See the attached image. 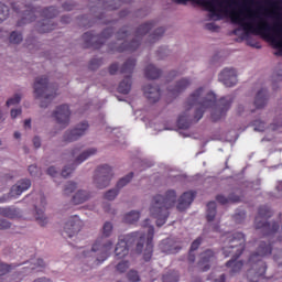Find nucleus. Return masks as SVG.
<instances>
[{
    "mask_svg": "<svg viewBox=\"0 0 282 282\" xmlns=\"http://www.w3.org/2000/svg\"><path fill=\"white\" fill-rule=\"evenodd\" d=\"M12 226L7 219H0V230H8Z\"/></svg>",
    "mask_w": 282,
    "mask_h": 282,
    "instance_id": "48",
    "label": "nucleus"
},
{
    "mask_svg": "<svg viewBox=\"0 0 282 282\" xmlns=\"http://www.w3.org/2000/svg\"><path fill=\"white\" fill-rule=\"evenodd\" d=\"M202 241H203V238H202V237L196 238V239L192 242L189 251H191V252H195V250H198V249H199V246H202Z\"/></svg>",
    "mask_w": 282,
    "mask_h": 282,
    "instance_id": "44",
    "label": "nucleus"
},
{
    "mask_svg": "<svg viewBox=\"0 0 282 282\" xmlns=\"http://www.w3.org/2000/svg\"><path fill=\"white\" fill-rule=\"evenodd\" d=\"M254 131H265V122L256 120L253 121Z\"/></svg>",
    "mask_w": 282,
    "mask_h": 282,
    "instance_id": "45",
    "label": "nucleus"
},
{
    "mask_svg": "<svg viewBox=\"0 0 282 282\" xmlns=\"http://www.w3.org/2000/svg\"><path fill=\"white\" fill-rule=\"evenodd\" d=\"M34 282H52V280H50L47 278H39Z\"/></svg>",
    "mask_w": 282,
    "mask_h": 282,
    "instance_id": "62",
    "label": "nucleus"
},
{
    "mask_svg": "<svg viewBox=\"0 0 282 282\" xmlns=\"http://www.w3.org/2000/svg\"><path fill=\"white\" fill-rule=\"evenodd\" d=\"M205 29H207L209 32H217V30H219V26L215 24V22H209L205 24Z\"/></svg>",
    "mask_w": 282,
    "mask_h": 282,
    "instance_id": "47",
    "label": "nucleus"
},
{
    "mask_svg": "<svg viewBox=\"0 0 282 282\" xmlns=\"http://www.w3.org/2000/svg\"><path fill=\"white\" fill-rule=\"evenodd\" d=\"M88 129L89 123L87 121L78 123L73 130L65 132L64 142H76L78 138H83L87 133Z\"/></svg>",
    "mask_w": 282,
    "mask_h": 282,
    "instance_id": "18",
    "label": "nucleus"
},
{
    "mask_svg": "<svg viewBox=\"0 0 282 282\" xmlns=\"http://www.w3.org/2000/svg\"><path fill=\"white\" fill-rule=\"evenodd\" d=\"M149 224H151V220L145 219L143 230L134 231L119 238L115 248L117 259H124V257L129 254V247L133 246V243H137L135 251L141 254L145 243L143 259L144 261H151V257H153V237L155 235V228Z\"/></svg>",
    "mask_w": 282,
    "mask_h": 282,
    "instance_id": "3",
    "label": "nucleus"
},
{
    "mask_svg": "<svg viewBox=\"0 0 282 282\" xmlns=\"http://www.w3.org/2000/svg\"><path fill=\"white\" fill-rule=\"evenodd\" d=\"M176 202L177 193L174 189H169L164 196L156 195L153 197L150 215L156 219V226L159 228L166 224L169 209L173 208Z\"/></svg>",
    "mask_w": 282,
    "mask_h": 282,
    "instance_id": "7",
    "label": "nucleus"
},
{
    "mask_svg": "<svg viewBox=\"0 0 282 282\" xmlns=\"http://www.w3.org/2000/svg\"><path fill=\"white\" fill-rule=\"evenodd\" d=\"M47 175H51V177H56V175H58V171H56V167L51 166L47 169Z\"/></svg>",
    "mask_w": 282,
    "mask_h": 282,
    "instance_id": "53",
    "label": "nucleus"
},
{
    "mask_svg": "<svg viewBox=\"0 0 282 282\" xmlns=\"http://www.w3.org/2000/svg\"><path fill=\"white\" fill-rule=\"evenodd\" d=\"M40 202H41L42 208H45V206L47 205V202L45 200V195L43 193H40Z\"/></svg>",
    "mask_w": 282,
    "mask_h": 282,
    "instance_id": "55",
    "label": "nucleus"
},
{
    "mask_svg": "<svg viewBox=\"0 0 282 282\" xmlns=\"http://www.w3.org/2000/svg\"><path fill=\"white\" fill-rule=\"evenodd\" d=\"M118 69H119L118 63L111 64V65L109 66V74H110L111 76H116V74L118 73Z\"/></svg>",
    "mask_w": 282,
    "mask_h": 282,
    "instance_id": "50",
    "label": "nucleus"
},
{
    "mask_svg": "<svg viewBox=\"0 0 282 282\" xmlns=\"http://www.w3.org/2000/svg\"><path fill=\"white\" fill-rule=\"evenodd\" d=\"M188 87H191V79L183 78L176 83L175 87L169 88V91L171 96H177L178 94H182V91H185V89H188Z\"/></svg>",
    "mask_w": 282,
    "mask_h": 282,
    "instance_id": "26",
    "label": "nucleus"
},
{
    "mask_svg": "<svg viewBox=\"0 0 282 282\" xmlns=\"http://www.w3.org/2000/svg\"><path fill=\"white\" fill-rule=\"evenodd\" d=\"M159 248L164 254H177L182 250V241L166 238L160 242Z\"/></svg>",
    "mask_w": 282,
    "mask_h": 282,
    "instance_id": "20",
    "label": "nucleus"
},
{
    "mask_svg": "<svg viewBox=\"0 0 282 282\" xmlns=\"http://www.w3.org/2000/svg\"><path fill=\"white\" fill-rule=\"evenodd\" d=\"M131 180H133V172L129 173L128 175H126L124 177L119 180L117 183V189L108 191L105 194V199H108V202H113V199H116V197H118V189L124 188V186H127V184H129V182H131Z\"/></svg>",
    "mask_w": 282,
    "mask_h": 282,
    "instance_id": "23",
    "label": "nucleus"
},
{
    "mask_svg": "<svg viewBox=\"0 0 282 282\" xmlns=\"http://www.w3.org/2000/svg\"><path fill=\"white\" fill-rule=\"evenodd\" d=\"M10 17V8L0 1V23Z\"/></svg>",
    "mask_w": 282,
    "mask_h": 282,
    "instance_id": "37",
    "label": "nucleus"
},
{
    "mask_svg": "<svg viewBox=\"0 0 282 282\" xmlns=\"http://www.w3.org/2000/svg\"><path fill=\"white\" fill-rule=\"evenodd\" d=\"M33 89L36 98H44L40 105L42 108L47 107L56 98V91L50 94L51 86L47 76L37 77L34 82Z\"/></svg>",
    "mask_w": 282,
    "mask_h": 282,
    "instance_id": "11",
    "label": "nucleus"
},
{
    "mask_svg": "<svg viewBox=\"0 0 282 282\" xmlns=\"http://www.w3.org/2000/svg\"><path fill=\"white\" fill-rule=\"evenodd\" d=\"M135 58H129L124 62L122 65L120 73L121 74H128L122 82H120L118 86L119 94H123L127 96L131 91V85H133V82L131 80V74H133V69H135Z\"/></svg>",
    "mask_w": 282,
    "mask_h": 282,
    "instance_id": "13",
    "label": "nucleus"
},
{
    "mask_svg": "<svg viewBox=\"0 0 282 282\" xmlns=\"http://www.w3.org/2000/svg\"><path fill=\"white\" fill-rule=\"evenodd\" d=\"M215 217H217V203L213 200L207 204L206 219L210 223L215 220Z\"/></svg>",
    "mask_w": 282,
    "mask_h": 282,
    "instance_id": "31",
    "label": "nucleus"
},
{
    "mask_svg": "<svg viewBox=\"0 0 282 282\" xmlns=\"http://www.w3.org/2000/svg\"><path fill=\"white\" fill-rule=\"evenodd\" d=\"M90 195L87 193V191H78L72 198V202L75 206H78L79 204H85L87 199H89Z\"/></svg>",
    "mask_w": 282,
    "mask_h": 282,
    "instance_id": "30",
    "label": "nucleus"
},
{
    "mask_svg": "<svg viewBox=\"0 0 282 282\" xmlns=\"http://www.w3.org/2000/svg\"><path fill=\"white\" fill-rule=\"evenodd\" d=\"M128 279L131 282H138L140 281V275L138 274V271L131 270L130 272H128Z\"/></svg>",
    "mask_w": 282,
    "mask_h": 282,
    "instance_id": "46",
    "label": "nucleus"
},
{
    "mask_svg": "<svg viewBox=\"0 0 282 282\" xmlns=\"http://www.w3.org/2000/svg\"><path fill=\"white\" fill-rule=\"evenodd\" d=\"M217 261V254L212 249H207L199 254L198 268L200 272H208L212 265Z\"/></svg>",
    "mask_w": 282,
    "mask_h": 282,
    "instance_id": "16",
    "label": "nucleus"
},
{
    "mask_svg": "<svg viewBox=\"0 0 282 282\" xmlns=\"http://www.w3.org/2000/svg\"><path fill=\"white\" fill-rule=\"evenodd\" d=\"M129 270V261H122L117 264V271L121 274Z\"/></svg>",
    "mask_w": 282,
    "mask_h": 282,
    "instance_id": "43",
    "label": "nucleus"
},
{
    "mask_svg": "<svg viewBox=\"0 0 282 282\" xmlns=\"http://www.w3.org/2000/svg\"><path fill=\"white\" fill-rule=\"evenodd\" d=\"M195 192L183 193L182 196L178 198V204L176 206L177 210H180V213L186 210V208H188V206H191L195 200Z\"/></svg>",
    "mask_w": 282,
    "mask_h": 282,
    "instance_id": "25",
    "label": "nucleus"
},
{
    "mask_svg": "<svg viewBox=\"0 0 282 282\" xmlns=\"http://www.w3.org/2000/svg\"><path fill=\"white\" fill-rule=\"evenodd\" d=\"M0 215L9 219H14L19 217V210L14 207H0Z\"/></svg>",
    "mask_w": 282,
    "mask_h": 282,
    "instance_id": "32",
    "label": "nucleus"
},
{
    "mask_svg": "<svg viewBox=\"0 0 282 282\" xmlns=\"http://www.w3.org/2000/svg\"><path fill=\"white\" fill-rule=\"evenodd\" d=\"M112 34L113 30L111 28L105 29L99 35L94 34V32H86L82 36L84 41V47H93L94 50H100V47L105 45L107 39H109Z\"/></svg>",
    "mask_w": 282,
    "mask_h": 282,
    "instance_id": "12",
    "label": "nucleus"
},
{
    "mask_svg": "<svg viewBox=\"0 0 282 282\" xmlns=\"http://www.w3.org/2000/svg\"><path fill=\"white\" fill-rule=\"evenodd\" d=\"M24 127L30 129V127H32V120L31 119H25L24 120Z\"/></svg>",
    "mask_w": 282,
    "mask_h": 282,
    "instance_id": "61",
    "label": "nucleus"
},
{
    "mask_svg": "<svg viewBox=\"0 0 282 282\" xmlns=\"http://www.w3.org/2000/svg\"><path fill=\"white\" fill-rule=\"evenodd\" d=\"M14 270L12 264L0 262V276H6V274H10Z\"/></svg>",
    "mask_w": 282,
    "mask_h": 282,
    "instance_id": "39",
    "label": "nucleus"
},
{
    "mask_svg": "<svg viewBox=\"0 0 282 282\" xmlns=\"http://www.w3.org/2000/svg\"><path fill=\"white\" fill-rule=\"evenodd\" d=\"M19 116H21V109H12L11 110V118H17V117H19Z\"/></svg>",
    "mask_w": 282,
    "mask_h": 282,
    "instance_id": "56",
    "label": "nucleus"
},
{
    "mask_svg": "<svg viewBox=\"0 0 282 282\" xmlns=\"http://www.w3.org/2000/svg\"><path fill=\"white\" fill-rule=\"evenodd\" d=\"M155 28V21H150L147 23L141 24L135 33L134 37L131 42H128L127 39H131V33L129 28L124 26L117 33L118 41H123L122 44L118 47H112L115 52H135L140 44L142 43V36L149 34L151 30Z\"/></svg>",
    "mask_w": 282,
    "mask_h": 282,
    "instance_id": "8",
    "label": "nucleus"
},
{
    "mask_svg": "<svg viewBox=\"0 0 282 282\" xmlns=\"http://www.w3.org/2000/svg\"><path fill=\"white\" fill-rule=\"evenodd\" d=\"M37 268H45V261L43 259H37L34 265L31 267V270H36Z\"/></svg>",
    "mask_w": 282,
    "mask_h": 282,
    "instance_id": "49",
    "label": "nucleus"
},
{
    "mask_svg": "<svg viewBox=\"0 0 282 282\" xmlns=\"http://www.w3.org/2000/svg\"><path fill=\"white\" fill-rule=\"evenodd\" d=\"M33 144H34L35 149H41V138L34 137Z\"/></svg>",
    "mask_w": 282,
    "mask_h": 282,
    "instance_id": "54",
    "label": "nucleus"
},
{
    "mask_svg": "<svg viewBox=\"0 0 282 282\" xmlns=\"http://www.w3.org/2000/svg\"><path fill=\"white\" fill-rule=\"evenodd\" d=\"M29 173H30V175H32V177H34L35 175H37V173H39V166H36V165H30V166H29Z\"/></svg>",
    "mask_w": 282,
    "mask_h": 282,
    "instance_id": "51",
    "label": "nucleus"
},
{
    "mask_svg": "<svg viewBox=\"0 0 282 282\" xmlns=\"http://www.w3.org/2000/svg\"><path fill=\"white\" fill-rule=\"evenodd\" d=\"M143 94L149 102H158V100H160V96H162L160 86L151 84L143 87Z\"/></svg>",
    "mask_w": 282,
    "mask_h": 282,
    "instance_id": "24",
    "label": "nucleus"
},
{
    "mask_svg": "<svg viewBox=\"0 0 282 282\" xmlns=\"http://www.w3.org/2000/svg\"><path fill=\"white\" fill-rule=\"evenodd\" d=\"M144 74L148 80H156V78H160L162 76V70L156 68L153 64H150L145 67Z\"/></svg>",
    "mask_w": 282,
    "mask_h": 282,
    "instance_id": "28",
    "label": "nucleus"
},
{
    "mask_svg": "<svg viewBox=\"0 0 282 282\" xmlns=\"http://www.w3.org/2000/svg\"><path fill=\"white\" fill-rule=\"evenodd\" d=\"M192 8H200L205 12H209V19L221 21V19H230L235 25H240L246 34L262 35L271 41L274 50H282V26L275 23L273 26L265 20H261L254 24L259 15L257 11L250 9H237L238 2L227 1H191Z\"/></svg>",
    "mask_w": 282,
    "mask_h": 282,
    "instance_id": "1",
    "label": "nucleus"
},
{
    "mask_svg": "<svg viewBox=\"0 0 282 282\" xmlns=\"http://www.w3.org/2000/svg\"><path fill=\"white\" fill-rule=\"evenodd\" d=\"M80 149H83V148H75V149H73V151L70 152V155H72V158H75L76 155H78V153H80Z\"/></svg>",
    "mask_w": 282,
    "mask_h": 282,
    "instance_id": "60",
    "label": "nucleus"
},
{
    "mask_svg": "<svg viewBox=\"0 0 282 282\" xmlns=\"http://www.w3.org/2000/svg\"><path fill=\"white\" fill-rule=\"evenodd\" d=\"M216 202H218V204H221L223 206H225V204H239V202H241V197L235 194H230L228 198H226V196L224 195H217Z\"/></svg>",
    "mask_w": 282,
    "mask_h": 282,
    "instance_id": "29",
    "label": "nucleus"
},
{
    "mask_svg": "<svg viewBox=\"0 0 282 282\" xmlns=\"http://www.w3.org/2000/svg\"><path fill=\"white\" fill-rule=\"evenodd\" d=\"M77 186L74 182H68L64 188V195H72L76 191Z\"/></svg>",
    "mask_w": 282,
    "mask_h": 282,
    "instance_id": "41",
    "label": "nucleus"
},
{
    "mask_svg": "<svg viewBox=\"0 0 282 282\" xmlns=\"http://www.w3.org/2000/svg\"><path fill=\"white\" fill-rule=\"evenodd\" d=\"M187 261L188 263H195V253L193 251H189Z\"/></svg>",
    "mask_w": 282,
    "mask_h": 282,
    "instance_id": "57",
    "label": "nucleus"
},
{
    "mask_svg": "<svg viewBox=\"0 0 282 282\" xmlns=\"http://www.w3.org/2000/svg\"><path fill=\"white\" fill-rule=\"evenodd\" d=\"M214 282H226V274H221L219 279H216Z\"/></svg>",
    "mask_w": 282,
    "mask_h": 282,
    "instance_id": "63",
    "label": "nucleus"
},
{
    "mask_svg": "<svg viewBox=\"0 0 282 282\" xmlns=\"http://www.w3.org/2000/svg\"><path fill=\"white\" fill-rule=\"evenodd\" d=\"M218 79L225 87H235L237 85V70L235 68H225L219 74Z\"/></svg>",
    "mask_w": 282,
    "mask_h": 282,
    "instance_id": "21",
    "label": "nucleus"
},
{
    "mask_svg": "<svg viewBox=\"0 0 282 282\" xmlns=\"http://www.w3.org/2000/svg\"><path fill=\"white\" fill-rule=\"evenodd\" d=\"M64 10H66L67 12H70V10H74V7L72 4H69V2H66L63 4Z\"/></svg>",
    "mask_w": 282,
    "mask_h": 282,
    "instance_id": "59",
    "label": "nucleus"
},
{
    "mask_svg": "<svg viewBox=\"0 0 282 282\" xmlns=\"http://www.w3.org/2000/svg\"><path fill=\"white\" fill-rule=\"evenodd\" d=\"M70 116L72 110H69V106L67 105L58 106L53 112V118H55L57 124H59L63 129L69 124Z\"/></svg>",
    "mask_w": 282,
    "mask_h": 282,
    "instance_id": "19",
    "label": "nucleus"
},
{
    "mask_svg": "<svg viewBox=\"0 0 282 282\" xmlns=\"http://www.w3.org/2000/svg\"><path fill=\"white\" fill-rule=\"evenodd\" d=\"M62 23H70L72 22V18L69 15H64L61 19Z\"/></svg>",
    "mask_w": 282,
    "mask_h": 282,
    "instance_id": "58",
    "label": "nucleus"
},
{
    "mask_svg": "<svg viewBox=\"0 0 282 282\" xmlns=\"http://www.w3.org/2000/svg\"><path fill=\"white\" fill-rule=\"evenodd\" d=\"M164 28H158L149 35V43H156V41H160L161 36H164Z\"/></svg>",
    "mask_w": 282,
    "mask_h": 282,
    "instance_id": "35",
    "label": "nucleus"
},
{
    "mask_svg": "<svg viewBox=\"0 0 282 282\" xmlns=\"http://www.w3.org/2000/svg\"><path fill=\"white\" fill-rule=\"evenodd\" d=\"M113 177V172L109 165H100L95 172L94 183L98 188H107Z\"/></svg>",
    "mask_w": 282,
    "mask_h": 282,
    "instance_id": "14",
    "label": "nucleus"
},
{
    "mask_svg": "<svg viewBox=\"0 0 282 282\" xmlns=\"http://www.w3.org/2000/svg\"><path fill=\"white\" fill-rule=\"evenodd\" d=\"M21 102V95L15 94L13 98L7 100V107H12L14 105H19Z\"/></svg>",
    "mask_w": 282,
    "mask_h": 282,
    "instance_id": "42",
    "label": "nucleus"
},
{
    "mask_svg": "<svg viewBox=\"0 0 282 282\" xmlns=\"http://www.w3.org/2000/svg\"><path fill=\"white\" fill-rule=\"evenodd\" d=\"M268 105V90L265 88L260 89L254 99L256 109H263Z\"/></svg>",
    "mask_w": 282,
    "mask_h": 282,
    "instance_id": "27",
    "label": "nucleus"
},
{
    "mask_svg": "<svg viewBox=\"0 0 282 282\" xmlns=\"http://www.w3.org/2000/svg\"><path fill=\"white\" fill-rule=\"evenodd\" d=\"M9 41L13 45H19V43H21V41H23V34L17 32V31H13V32H11V34L9 36Z\"/></svg>",
    "mask_w": 282,
    "mask_h": 282,
    "instance_id": "38",
    "label": "nucleus"
},
{
    "mask_svg": "<svg viewBox=\"0 0 282 282\" xmlns=\"http://www.w3.org/2000/svg\"><path fill=\"white\" fill-rule=\"evenodd\" d=\"M140 220V212L132 210L123 216L124 224H137Z\"/></svg>",
    "mask_w": 282,
    "mask_h": 282,
    "instance_id": "33",
    "label": "nucleus"
},
{
    "mask_svg": "<svg viewBox=\"0 0 282 282\" xmlns=\"http://www.w3.org/2000/svg\"><path fill=\"white\" fill-rule=\"evenodd\" d=\"M83 220H80V217L78 216H72L64 226V231L62 234L63 237H68L72 239V237H75V235H78L79 230L83 229Z\"/></svg>",
    "mask_w": 282,
    "mask_h": 282,
    "instance_id": "15",
    "label": "nucleus"
},
{
    "mask_svg": "<svg viewBox=\"0 0 282 282\" xmlns=\"http://www.w3.org/2000/svg\"><path fill=\"white\" fill-rule=\"evenodd\" d=\"M98 150H96L95 148L88 149L84 152H82L75 160V165L72 166H65L62 171V177H69V175H72V173H74V170L76 169V166H78V164H83V162H85V160H89V158H91V155H96Z\"/></svg>",
    "mask_w": 282,
    "mask_h": 282,
    "instance_id": "17",
    "label": "nucleus"
},
{
    "mask_svg": "<svg viewBox=\"0 0 282 282\" xmlns=\"http://www.w3.org/2000/svg\"><path fill=\"white\" fill-rule=\"evenodd\" d=\"M180 273L177 271H170L163 275V282H178Z\"/></svg>",
    "mask_w": 282,
    "mask_h": 282,
    "instance_id": "36",
    "label": "nucleus"
},
{
    "mask_svg": "<svg viewBox=\"0 0 282 282\" xmlns=\"http://www.w3.org/2000/svg\"><path fill=\"white\" fill-rule=\"evenodd\" d=\"M112 231L113 225L106 221L102 227V237L98 238L93 245L91 252H99L96 259L97 264L107 261V259H109V254H111V250H113V242L111 240H106L107 237L111 236Z\"/></svg>",
    "mask_w": 282,
    "mask_h": 282,
    "instance_id": "9",
    "label": "nucleus"
},
{
    "mask_svg": "<svg viewBox=\"0 0 282 282\" xmlns=\"http://www.w3.org/2000/svg\"><path fill=\"white\" fill-rule=\"evenodd\" d=\"M232 97L227 96L219 99L217 104V95L208 93L204 97V87L196 89L186 101L187 110L177 119L178 129H188L193 122H199L204 118L206 109H213L212 120L217 122L226 116L232 106Z\"/></svg>",
    "mask_w": 282,
    "mask_h": 282,
    "instance_id": "2",
    "label": "nucleus"
},
{
    "mask_svg": "<svg viewBox=\"0 0 282 282\" xmlns=\"http://www.w3.org/2000/svg\"><path fill=\"white\" fill-rule=\"evenodd\" d=\"M279 127H282V122H279V123H273V131H276V129H279Z\"/></svg>",
    "mask_w": 282,
    "mask_h": 282,
    "instance_id": "64",
    "label": "nucleus"
},
{
    "mask_svg": "<svg viewBox=\"0 0 282 282\" xmlns=\"http://www.w3.org/2000/svg\"><path fill=\"white\" fill-rule=\"evenodd\" d=\"M272 217V210L267 205L260 206L258 209V217H256L254 226L256 230H261L263 237H270L279 232V223L273 221L272 225L268 223V219Z\"/></svg>",
    "mask_w": 282,
    "mask_h": 282,
    "instance_id": "10",
    "label": "nucleus"
},
{
    "mask_svg": "<svg viewBox=\"0 0 282 282\" xmlns=\"http://www.w3.org/2000/svg\"><path fill=\"white\" fill-rule=\"evenodd\" d=\"M221 240L224 241V257H231V259L226 263V268H231V275L237 274V272H241L243 261H237V258L240 254H243V250H246V236L243 232H227L221 236Z\"/></svg>",
    "mask_w": 282,
    "mask_h": 282,
    "instance_id": "5",
    "label": "nucleus"
},
{
    "mask_svg": "<svg viewBox=\"0 0 282 282\" xmlns=\"http://www.w3.org/2000/svg\"><path fill=\"white\" fill-rule=\"evenodd\" d=\"M32 181H30V178L20 180L15 185L11 187L10 196L17 199V197H21L25 191H30Z\"/></svg>",
    "mask_w": 282,
    "mask_h": 282,
    "instance_id": "22",
    "label": "nucleus"
},
{
    "mask_svg": "<svg viewBox=\"0 0 282 282\" xmlns=\"http://www.w3.org/2000/svg\"><path fill=\"white\" fill-rule=\"evenodd\" d=\"M100 65H102V59L100 58H94L89 62V69H91L93 72H96V69H98V67H100Z\"/></svg>",
    "mask_w": 282,
    "mask_h": 282,
    "instance_id": "40",
    "label": "nucleus"
},
{
    "mask_svg": "<svg viewBox=\"0 0 282 282\" xmlns=\"http://www.w3.org/2000/svg\"><path fill=\"white\" fill-rule=\"evenodd\" d=\"M270 254H272V242L260 241L257 251L251 253L248 260L250 269L247 272V279L249 282H259L265 276L268 264L263 262V257H270Z\"/></svg>",
    "mask_w": 282,
    "mask_h": 282,
    "instance_id": "6",
    "label": "nucleus"
},
{
    "mask_svg": "<svg viewBox=\"0 0 282 282\" xmlns=\"http://www.w3.org/2000/svg\"><path fill=\"white\" fill-rule=\"evenodd\" d=\"M11 8L17 14H22V20L18 22V25L22 23H32L36 21L37 14L42 17V23H40L39 32L45 34L56 30V24L52 21L55 17H58V9L55 7H48L43 10L34 8L30 4H24L23 2H12Z\"/></svg>",
    "mask_w": 282,
    "mask_h": 282,
    "instance_id": "4",
    "label": "nucleus"
},
{
    "mask_svg": "<svg viewBox=\"0 0 282 282\" xmlns=\"http://www.w3.org/2000/svg\"><path fill=\"white\" fill-rule=\"evenodd\" d=\"M35 219L40 226H46L47 224V217H45V214L43 209L35 206Z\"/></svg>",
    "mask_w": 282,
    "mask_h": 282,
    "instance_id": "34",
    "label": "nucleus"
},
{
    "mask_svg": "<svg viewBox=\"0 0 282 282\" xmlns=\"http://www.w3.org/2000/svg\"><path fill=\"white\" fill-rule=\"evenodd\" d=\"M234 219H235L236 221H238V224H240V223H241L240 219H246V213H245V212H240L239 214H236V215L234 216Z\"/></svg>",
    "mask_w": 282,
    "mask_h": 282,
    "instance_id": "52",
    "label": "nucleus"
}]
</instances>
